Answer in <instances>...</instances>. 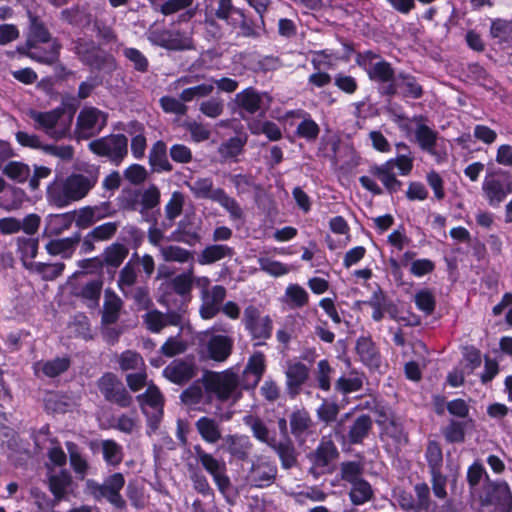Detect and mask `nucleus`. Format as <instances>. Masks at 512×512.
I'll use <instances>...</instances> for the list:
<instances>
[{"label":"nucleus","instance_id":"a18cd8bd","mask_svg":"<svg viewBox=\"0 0 512 512\" xmlns=\"http://www.w3.org/2000/svg\"><path fill=\"white\" fill-rule=\"evenodd\" d=\"M193 2L194 0H166L158 8L155 7L154 9L165 16L187 9L182 17L183 19H191L195 16V9H190Z\"/></svg>","mask_w":512,"mask_h":512},{"label":"nucleus","instance_id":"4468645a","mask_svg":"<svg viewBox=\"0 0 512 512\" xmlns=\"http://www.w3.org/2000/svg\"><path fill=\"white\" fill-rule=\"evenodd\" d=\"M107 113L91 106L84 107L77 116V129L84 138L99 134L107 125Z\"/></svg>","mask_w":512,"mask_h":512},{"label":"nucleus","instance_id":"39448f33","mask_svg":"<svg viewBox=\"0 0 512 512\" xmlns=\"http://www.w3.org/2000/svg\"><path fill=\"white\" fill-rule=\"evenodd\" d=\"M125 485V478L122 473H113L106 477L103 483H98L93 479L85 481V493L93 497L96 501L106 499L111 505L118 509H124L126 502L120 494Z\"/></svg>","mask_w":512,"mask_h":512},{"label":"nucleus","instance_id":"052dcab7","mask_svg":"<svg viewBox=\"0 0 512 512\" xmlns=\"http://www.w3.org/2000/svg\"><path fill=\"white\" fill-rule=\"evenodd\" d=\"M244 145L241 138L232 137L219 146L218 153L223 160L233 159L242 153Z\"/></svg>","mask_w":512,"mask_h":512},{"label":"nucleus","instance_id":"a19ab883","mask_svg":"<svg viewBox=\"0 0 512 512\" xmlns=\"http://www.w3.org/2000/svg\"><path fill=\"white\" fill-rule=\"evenodd\" d=\"M373 422L369 415L363 414L355 419L348 432V440L351 444L361 443L372 429Z\"/></svg>","mask_w":512,"mask_h":512},{"label":"nucleus","instance_id":"de8ad7c7","mask_svg":"<svg viewBox=\"0 0 512 512\" xmlns=\"http://www.w3.org/2000/svg\"><path fill=\"white\" fill-rule=\"evenodd\" d=\"M139 212L143 217L148 215L150 210L157 208L160 204L161 193L155 184L149 185L141 193Z\"/></svg>","mask_w":512,"mask_h":512},{"label":"nucleus","instance_id":"f704fd0d","mask_svg":"<svg viewBox=\"0 0 512 512\" xmlns=\"http://www.w3.org/2000/svg\"><path fill=\"white\" fill-rule=\"evenodd\" d=\"M234 255V249L225 244L207 245L198 256V263L201 265H210L224 258H231Z\"/></svg>","mask_w":512,"mask_h":512},{"label":"nucleus","instance_id":"603ef678","mask_svg":"<svg viewBox=\"0 0 512 512\" xmlns=\"http://www.w3.org/2000/svg\"><path fill=\"white\" fill-rule=\"evenodd\" d=\"M349 496L354 505H362L373 497V490L369 482L362 478L351 484Z\"/></svg>","mask_w":512,"mask_h":512},{"label":"nucleus","instance_id":"864d4df0","mask_svg":"<svg viewBox=\"0 0 512 512\" xmlns=\"http://www.w3.org/2000/svg\"><path fill=\"white\" fill-rule=\"evenodd\" d=\"M243 422L248 426L253 436L262 443L270 445L272 438L269 437V430L266 424L257 416L246 415L243 418Z\"/></svg>","mask_w":512,"mask_h":512},{"label":"nucleus","instance_id":"6e6d98bb","mask_svg":"<svg viewBox=\"0 0 512 512\" xmlns=\"http://www.w3.org/2000/svg\"><path fill=\"white\" fill-rule=\"evenodd\" d=\"M2 173L13 181L24 183L30 176V167L20 161H10L3 167Z\"/></svg>","mask_w":512,"mask_h":512},{"label":"nucleus","instance_id":"72a5a7b5","mask_svg":"<svg viewBox=\"0 0 512 512\" xmlns=\"http://www.w3.org/2000/svg\"><path fill=\"white\" fill-rule=\"evenodd\" d=\"M195 428L202 440L208 444H215L223 440L220 423L211 417L202 416L195 422Z\"/></svg>","mask_w":512,"mask_h":512},{"label":"nucleus","instance_id":"7c9ffc66","mask_svg":"<svg viewBox=\"0 0 512 512\" xmlns=\"http://www.w3.org/2000/svg\"><path fill=\"white\" fill-rule=\"evenodd\" d=\"M356 352L363 364L370 368L380 366L381 357L375 343L369 336H362L356 341Z\"/></svg>","mask_w":512,"mask_h":512},{"label":"nucleus","instance_id":"0eeeda50","mask_svg":"<svg viewBox=\"0 0 512 512\" xmlns=\"http://www.w3.org/2000/svg\"><path fill=\"white\" fill-rule=\"evenodd\" d=\"M204 386L221 401L236 402L241 397L238 376L230 370L210 373L204 379Z\"/></svg>","mask_w":512,"mask_h":512},{"label":"nucleus","instance_id":"49530a36","mask_svg":"<svg viewBox=\"0 0 512 512\" xmlns=\"http://www.w3.org/2000/svg\"><path fill=\"white\" fill-rule=\"evenodd\" d=\"M74 221L72 213L49 215L45 231L51 236H58L68 230Z\"/></svg>","mask_w":512,"mask_h":512},{"label":"nucleus","instance_id":"f257e3e1","mask_svg":"<svg viewBox=\"0 0 512 512\" xmlns=\"http://www.w3.org/2000/svg\"><path fill=\"white\" fill-rule=\"evenodd\" d=\"M99 174V167H93L86 173H72L55 179L47 187L48 203L57 208H65L84 199L96 186Z\"/></svg>","mask_w":512,"mask_h":512},{"label":"nucleus","instance_id":"c85d7f7f","mask_svg":"<svg viewBox=\"0 0 512 512\" xmlns=\"http://www.w3.org/2000/svg\"><path fill=\"white\" fill-rule=\"evenodd\" d=\"M80 241L81 236L79 233H76L71 237L50 240L45 245V249L51 256L59 255L63 259H69L74 254L75 249Z\"/></svg>","mask_w":512,"mask_h":512},{"label":"nucleus","instance_id":"69168bd1","mask_svg":"<svg viewBox=\"0 0 512 512\" xmlns=\"http://www.w3.org/2000/svg\"><path fill=\"white\" fill-rule=\"evenodd\" d=\"M102 281L101 280H93L88 282L79 293V296L88 301L87 305L91 308L95 307L99 303L101 290H102Z\"/></svg>","mask_w":512,"mask_h":512},{"label":"nucleus","instance_id":"37998d69","mask_svg":"<svg viewBox=\"0 0 512 512\" xmlns=\"http://www.w3.org/2000/svg\"><path fill=\"white\" fill-rule=\"evenodd\" d=\"M137 263L131 258L120 270L117 284L125 297L129 296V291L137 281Z\"/></svg>","mask_w":512,"mask_h":512},{"label":"nucleus","instance_id":"79ce46f5","mask_svg":"<svg viewBox=\"0 0 512 512\" xmlns=\"http://www.w3.org/2000/svg\"><path fill=\"white\" fill-rule=\"evenodd\" d=\"M338 456V451L332 440L323 438L313 453V463L317 467H325Z\"/></svg>","mask_w":512,"mask_h":512},{"label":"nucleus","instance_id":"e2e57ef3","mask_svg":"<svg viewBox=\"0 0 512 512\" xmlns=\"http://www.w3.org/2000/svg\"><path fill=\"white\" fill-rule=\"evenodd\" d=\"M426 460L430 468L431 474L437 475L441 472L443 456L441 447L437 442L431 441L426 449Z\"/></svg>","mask_w":512,"mask_h":512},{"label":"nucleus","instance_id":"f3484780","mask_svg":"<svg viewBox=\"0 0 512 512\" xmlns=\"http://www.w3.org/2000/svg\"><path fill=\"white\" fill-rule=\"evenodd\" d=\"M235 103L244 112L253 115H264L271 104V97L267 93H260L249 87L235 95Z\"/></svg>","mask_w":512,"mask_h":512},{"label":"nucleus","instance_id":"2f4dec72","mask_svg":"<svg viewBox=\"0 0 512 512\" xmlns=\"http://www.w3.org/2000/svg\"><path fill=\"white\" fill-rule=\"evenodd\" d=\"M233 339L226 335H213L207 342L209 357L217 362L225 361L231 354Z\"/></svg>","mask_w":512,"mask_h":512},{"label":"nucleus","instance_id":"c9c22d12","mask_svg":"<svg viewBox=\"0 0 512 512\" xmlns=\"http://www.w3.org/2000/svg\"><path fill=\"white\" fill-rule=\"evenodd\" d=\"M69 367L70 360L67 357H57L47 361H39L34 364L36 374L42 372L44 376L49 378L61 375L67 371Z\"/></svg>","mask_w":512,"mask_h":512},{"label":"nucleus","instance_id":"c756f323","mask_svg":"<svg viewBox=\"0 0 512 512\" xmlns=\"http://www.w3.org/2000/svg\"><path fill=\"white\" fill-rule=\"evenodd\" d=\"M143 320L148 330L158 333L168 325H178L180 323V315L176 312L162 313L158 310H152L143 316Z\"/></svg>","mask_w":512,"mask_h":512},{"label":"nucleus","instance_id":"6e6552de","mask_svg":"<svg viewBox=\"0 0 512 512\" xmlns=\"http://www.w3.org/2000/svg\"><path fill=\"white\" fill-rule=\"evenodd\" d=\"M196 459L202 465L204 470L209 473L221 494L231 489L232 484L227 475V466L225 461L215 458L212 454L206 452L201 445L193 447Z\"/></svg>","mask_w":512,"mask_h":512},{"label":"nucleus","instance_id":"0e129e2a","mask_svg":"<svg viewBox=\"0 0 512 512\" xmlns=\"http://www.w3.org/2000/svg\"><path fill=\"white\" fill-rule=\"evenodd\" d=\"M193 285V267L187 272L175 276L171 280V287L173 291L180 295L185 296L191 292Z\"/></svg>","mask_w":512,"mask_h":512},{"label":"nucleus","instance_id":"dca6fc26","mask_svg":"<svg viewBox=\"0 0 512 512\" xmlns=\"http://www.w3.org/2000/svg\"><path fill=\"white\" fill-rule=\"evenodd\" d=\"M277 473L276 464L267 457L260 456L251 464L248 481L256 488L269 487L276 480Z\"/></svg>","mask_w":512,"mask_h":512},{"label":"nucleus","instance_id":"680f3d73","mask_svg":"<svg viewBox=\"0 0 512 512\" xmlns=\"http://www.w3.org/2000/svg\"><path fill=\"white\" fill-rule=\"evenodd\" d=\"M235 14L238 15V18L232 17L227 23L236 28L240 29V35L243 37H256L258 33L254 28L253 22L248 19L242 10H235Z\"/></svg>","mask_w":512,"mask_h":512},{"label":"nucleus","instance_id":"ddd939ff","mask_svg":"<svg viewBox=\"0 0 512 512\" xmlns=\"http://www.w3.org/2000/svg\"><path fill=\"white\" fill-rule=\"evenodd\" d=\"M137 399L147 417L150 429L155 431L163 416L164 399L159 388L154 384H149L146 391L137 396Z\"/></svg>","mask_w":512,"mask_h":512},{"label":"nucleus","instance_id":"774afa93","mask_svg":"<svg viewBox=\"0 0 512 512\" xmlns=\"http://www.w3.org/2000/svg\"><path fill=\"white\" fill-rule=\"evenodd\" d=\"M214 91L213 83H202L197 86L184 89L180 98L184 102H190L195 98H203L209 96Z\"/></svg>","mask_w":512,"mask_h":512},{"label":"nucleus","instance_id":"bf43d9fd","mask_svg":"<svg viewBox=\"0 0 512 512\" xmlns=\"http://www.w3.org/2000/svg\"><path fill=\"white\" fill-rule=\"evenodd\" d=\"M364 382V376L358 373H351L348 377H340L335 383V389L344 394L359 391Z\"/></svg>","mask_w":512,"mask_h":512},{"label":"nucleus","instance_id":"412c9836","mask_svg":"<svg viewBox=\"0 0 512 512\" xmlns=\"http://www.w3.org/2000/svg\"><path fill=\"white\" fill-rule=\"evenodd\" d=\"M415 124V139L419 147L431 155H435V146L438 140V132L426 124V118L422 115H416L411 119Z\"/></svg>","mask_w":512,"mask_h":512},{"label":"nucleus","instance_id":"5701e85b","mask_svg":"<svg viewBox=\"0 0 512 512\" xmlns=\"http://www.w3.org/2000/svg\"><path fill=\"white\" fill-rule=\"evenodd\" d=\"M269 447L277 454L283 469L289 470L297 466L299 453L291 438L276 440L273 437Z\"/></svg>","mask_w":512,"mask_h":512},{"label":"nucleus","instance_id":"ea45409f","mask_svg":"<svg viewBox=\"0 0 512 512\" xmlns=\"http://www.w3.org/2000/svg\"><path fill=\"white\" fill-rule=\"evenodd\" d=\"M149 163L156 172H169L172 165L167 158V148L163 141H157L153 144L149 153Z\"/></svg>","mask_w":512,"mask_h":512},{"label":"nucleus","instance_id":"1a4fd4ad","mask_svg":"<svg viewBox=\"0 0 512 512\" xmlns=\"http://www.w3.org/2000/svg\"><path fill=\"white\" fill-rule=\"evenodd\" d=\"M146 35L152 45L166 50L184 51L194 49L192 38L179 30L149 28Z\"/></svg>","mask_w":512,"mask_h":512},{"label":"nucleus","instance_id":"bb28decb","mask_svg":"<svg viewBox=\"0 0 512 512\" xmlns=\"http://www.w3.org/2000/svg\"><path fill=\"white\" fill-rule=\"evenodd\" d=\"M174 240L193 246L201 241V222L183 219L172 233Z\"/></svg>","mask_w":512,"mask_h":512},{"label":"nucleus","instance_id":"2eb2a0df","mask_svg":"<svg viewBox=\"0 0 512 512\" xmlns=\"http://www.w3.org/2000/svg\"><path fill=\"white\" fill-rule=\"evenodd\" d=\"M380 93L389 97L400 94L402 97L418 99L422 97L423 89L414 76L400 72L396 75L393 83L380 89Z\"/></svg>","mask_w":512,"mask_h":512},{"label":"nucleus","instance_id":"a878e982","mask_svg":"<svg viewBox=\"0 0 512 512\" xmlns=\"http://www.w3.org/2000/svg\"><path fill=\"white\" fill-rule=\"evenodd\" d=\"M72 484V475L66 469H61L48 475L49 490L57 502L66 498Z\"/></svg>","mask_w":512,"mask_h":512},{"label":"nucleus","instance_id":"8fccbe9b","mask_svg":"<svg viewBox=\"0 0 512 512\" xmlns=\"http://www.w3.org/2000/svg\"><path fill=\"white\" fill-rule=\"evenodd\" d=\"M102 455L107 465L116 467L124 457L123 448L120 444L112 439L101 441Z\"/></svg>","mask_w":512,"mask_h":512},{"label":"nucleus","instance_id":"4d7b16f0","mask_svg":"<svg viewBox=\"0 0 512 512\" xmlns=\"http://www.w3.org/2000/svg\"><path fill=\"white\" fill-rule=\"evenodd\" d=\"M265 367V357L263 353L256 352L249 358L244 373L253 376V386L259 383L265 371Z\"/></svg>","mask_w":512,"mask_h":512},{"label":"nucleus","instance_id":"338daca9","mask_svg":"<svg viewBox=\"0 0 512 512\" xmlns=\"http://www.w3.org/2000/svg\"><path fill=\"white\" fill-rule=\"evenodd\" d=\"M341 470V478L349 482L350 484L355 483L356 481L362 479V474L364 467L360 462L349 461L343 462L340 467Z\"/></svg>","mask_w":512,"mask_h":512},{"label":"nucleus","instance_id":"f03ea898","mask_svg":"<svg viewBox=\"0 0 512 512\" xmlns=\"http://www.w3.org/2000/svg\"><path fill=\"white\" fill-rule=\"evenodd\" d=\"M29 27L24 45L18 51L41 64L53 65L59 60L62 45L52 38L44 22L29 12Z\"/></svg>","mask_w":512,"mask_h":512},{"label":"nucleus","instance_id":"4be33fe9","mask_svg":"<svg viewBox=\"0 0 512 512\" xmlns=\"http://www.w3.org/2000/svg\"><path fill=\"white\" fill-rule=\"evenodd\" d=\"M221 448L227 452L231 458L245 461L248 459L252 450V443L248 436L240 434H228L223 437Z\"/></svg>","mask_w":512,"mask_h":512},{"label":"nucleus","instance_id":"f8f14e48","mask_svg":"<svg viewBox=\"0 0 512 512\" xmlns=\"http://www.w3.org/2000/svg\"><path fill=\"white\" fill-rule=\"evenodd\" d=\"M96 385L105 400L124 408L131 405L132 396L115 374L111 372L103 374Z\"/></svg>","mask_w":512,"mask_h":512},{"label":"nucleus","instance_id":"7ed1b4c3","mask_svg":"<svg viewBox=\"0 0 512 512\" xmlns=\"http://www.w3.org/2000/svg\"><path fill=\"white\" fill-rule=\"evenodd\" d=\"M26 114L34 121L36 130L44 132L54 140L64 139L70 134L73 117H66L63 107L45 112L29 109Z\"/></svg>","mask_w":512,"mask_h":512},{"label":"nucleus","instance_id":"09e8293b","mask_svg":"<svg viewBox=\"0 0 512 512\" xmlns=\"http://www.w3.org/2000/svg\"><path fill=\"white\" fill-rule=\"evenodd\" d=\"M159 252L165 262H177L180 264L193 260V253L176 245L160 246Z\"/></svg>","mask_w":512,"mask_h":512},{"label":"nucleus","instance_id":"aec40b11","mask_svg":"<svg viewBox=\"0 0 512 512\" xmlns=\"http://www.w3.org/2000/svg\"><path fill=\"white\" fill-rule=\"evenodd\" d=\"M225 298L226 289L222 285H215L209 292L201 293L200 316L203 319L214 318L221 310V304Z\"/></svg>","mask_w":512,"mask_h":512},{"label":"nucleus","instance_id":"423d86ee","mask_svg":"<svg viewBox=\"0 0 512 512\" xmlns=\"http://www.w3.org/2000/svg\"><path fill=\"white\" fill-rule=\"evenodd\" d=\"M89 150L99 157L107 158L113 165H120L128 154V138L124 134H110L92 140Z\"/></svg>","mask_w":512,"mask_h":512},{"label":"nucleus","instance_id":"e433bc0d","mask_svg":"<svg viewBox=\"0 0 512 512\" xmlns=\"http://www.w3.org/2000/svg\"><path fill=\"white\" fill-rule=\"evenodd\" d=\"M195 198L214 200L218 191L222 188H214V183L210 177H199L193 182H185Z\"/></svg>","mask_w":512,"mask_h":512},{"label":"nucleus","instance_id":"58836bf2","mask_svg":"<svg viewBox=\"0 0 512 512\" xmlns=\"http://www.w3.org/2000/svg\"><path fill=\"white\" fill-rule=\"evenodd\" d=\"M123 302L121 298L113 291H105V299L103 304L102 322L105 324H113L117 322Z\"/></svg>","mask_w":512,"mask_h":512},{"label":"nucleus","instance_id":"9d476101","mask_svg":"<svg viewBox=\"0 0 512 512\" xmlns=\"http://www.w3.org/2000/svg\"><path fill=\"white\" fill-rule=\"evenodd\" d=\"M357 63L364 68L370 80L381 85L380 89L395 80L392 65L372 51L359 54Z\"/></svg>","mask_w":512,"mask_h":512},{"label":"nucleus","instance_id":"20e7f679","mask_svg":"<svg viewBox=\"0 0 512 512\" xmlns=\"http://www.w3.org/2000/svg\"><path fill=\"white\" fill-rule=\"evenodd\" d=\"M396 168L399 175L408 176L413 169V158L405 154L399 155L382 164L370 166L369 173L380 180L389 194H394L402 188V182L396 177Z\"/></svg>","mask_w":512,"mask_h":512},{"label":"nucleus","instance_id":"a211bd4d","mask_svg":"<svg viewBox=\"0 0 512 512\" xmlns=\"http://www.w3.org/2000/svg\"><path fill=\"white\" fill-rule=\"evenodd\" d=\"M75 52L84 64L94 69H103L105 65L110 69L115 67L114 59L100 51L92 41H78Z\"/></svg>","mask_w":512,"mask_h":512},{"label":"nucleus","instance_id":"9b49d317","mask_svg":"<svg viewBox=\"0 0 512 512\" xmlns=\"http://www.w3.org/2000/svg\"><path fill=\"white\" fill-rule=\"evenodd\" d=\"M242 322L256 345H262L272 335L273 322L270 316L261 315L259 309L249 305L244 309Z\"/></svg>","mask_w":512,"mask_h":512},{"label":"nucleus","instance_id":"cd10ccee","mask_svg":"<svg viewBox=\"0 0 512 512\" xmlns=\"http://www.w3.org/2000/svg\"><path fill=\"white\" fill-rule=\"evenodd\" d=\"M483 191L492 206L499 205L506 196L512 192V182L501 181L496 178L485 179Z\"/></svg>","mask_w":512,"mask_h":512},{"label":"nucleus","instance_id":"13d9d810","mask_svg":"<svg viewBox=\"0 0 512 512\" xmlns=\"http://www.w3.org/2000/svg\"><path fill=\"white\" fill-rule=\"evenodd\" d=\"M491 35L500 43H506L512 47V21L497 19L492 22Z\"/></svg>","mask_w":512,"mask_h":512},{"label":"nucleus","instance_id":"b1692460","mask_svg":"<svg viewBox=\"0 0 512 512\" xmlns=\"http://www.w3.org/2000/svg\"><path fill=\"white\" fill-rule=\"evenodd\" d=\"M483 503L495 504L501 512H512V492L509 485L504 481L491 484Z\"/></svg>","mask_w":512,"mask_h":512},{"label":"nucleus","instance_id":"393cba45","mask_svg":"<svg viewBox=\"0 0 512 512\" xmlns=\"http://www.w3.org/2000/svg\"><path fill=\"white\" fill-rule=\"evenodd\" d=\"M69 464L78 480H84L90 471V463L81 447L72 441L65 442Z\"/></svg>","mask_w":512,"mask_h":512},{"label":"nucleus","instance_id":"473e14b6","mask_svg":"<svg viewBox=\"0 0 512 512\" xmlns=\"http://www.w3.org/2000/svg\"><path fill=\"white\" fill-rule=\"evenodd\" d=\"M289 422L292 435L300 442L305 441L313 426L309 413L304 409L293 411Z\"/></svg>","mask_w":512,"mask_h":512},{"label":"nucleus","instance_id":"c03bdc74","mask_svg":"<svg viewBox=\"0 0 512 512\" xmlns=\"http://www.w3.org/2000/svg\"><path fill=\"white\" fill-rule=\"evenodd\" d=\"M129 249L124 244L113 243L105 248L102 264L114 269L118 268L128 256Z\"/></svg>","mask_w":512,"mask_h":512},{"label":"nucleus","instance_id":"5fc2aeb1","mask_svg":"<svg viewBox=\"0 0 512 512\" xmlns=\"http://www.w3.org/2000/svg\"><path fill=\"white\" fill-rule=\"evenodd\" d=\"M213 201L218 203L229 213L230 219L239 220L243 218V210L238 202L233 197L229 196L223 189L218 191Z\"/></svg>","mask_w":512,"mask_h":512},{"label":"nucleus","instance_id":"6ab92c4d","mask_svg":"<svg viewBox=\"0 0 512 512\" xmlns=\"http://www.w3.org/2000/svg\"><path fill=\"white\" fill-rule=\"evenodd\" d=\"M196 373L197 368L192 359L173 360L163 370V376L178 385L186 384L195 377Z\"/></svg>","mask_w":512,"mask_h":512},{"label":"nucleus","instance_id":"4c0bfd02","mask_svg":"<svg viewBox=\"0 0 512 512\" xmlns=\"http://www.w3.org/2000/svg\"><path fill=\"white\" fill-rule=\"evenodd\" d=\"M287 386L291 395H296L308 378V368L301 362L289 364L286 370Z\"/></svg>","mask_w":512,"mask_h":512},{"label":"nucleus","instance_id":"3c124183","mask_svg":"<svg viewBox=\"0 0 512 512\" xmlns=\"http://www.w3.org/2000/svg\"><path fill=\"white\" fill-rule=\"evenodd\" d=\"M117 363L124 372L146 369L142 356L133 350H126L117 356Z\"/></svg>","mask_w":512,"mask_h":512}]
</instances>
